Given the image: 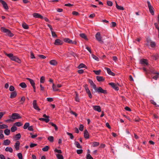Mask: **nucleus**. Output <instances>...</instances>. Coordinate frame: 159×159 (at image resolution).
I'll return each mask as SVG.
<instances>
[{"label":"nucleus","instance_id":"f257e3e1","mask_svg":"<svg viewBox=\"0 0 159 159\" xmlns=\"http://www.w3.org/2000/svg\"><path fill=\"white\" fill-rule=\"evenodd\" d=\"M1 30L2 32L5 33L7 35L10 37H12L14 35V34L11 33L9 30L6 29L4 27H2L1 28Z\"/></svg>","mask_w":159,"mask_h":159},{"label":"nucleus","instance_id":"f03ea898","mask_svg":"<svg viewBox=\"0 0 159 159\" xmlns=\"http://www.w3.org/2000/svg\"><path fill=\"white\" fill-rule=\"evenodd\" d=\"M95 38L96 40L101 43H103V41L102 40V37L101 36L100 33L98 32L95 35Z\"/></svg>","mask_w":159,"mask_h":159},{"label":"nucleus","instance_id":"7ed1b4c3","mask_svg":"<svg viewBox=\"0 0 159 159\" xmlns=\"http://www.w3.org/2000/svg\"><path fill=\"white\" fill-rule=\"evenodd\" d=\"M21 118V116L19 114L16 113L12 114V115L10 117V118L12 119L13 121L15 120L20 119Z\"/></svg>","mask_w":159,"mask_h":159},{"label":"nucleus","instance_id":"20e7f679","mask_svg":"<svg viewBox=\"0 0 159 159\" xmlns=\"http://www.w3.org/2000/svg\"><path fill=\"white\" fill-rule=\"evenodd\" d=\"M95 91L98 92L99 93H102L104 94H107V92L106 90H104L102 89V88L101 87H99L96 89H94Z\"/></svg>","mask_w":159,"mask_h":159},{"label":"nucleus","instance_id":"39448f33","mask_svg":"<svg viewBox=\"0 0 159 159\" xmlns=\"http://www.w3.org/2000/svg\"><path fill=\"white\" fill-rule=\"evenodd\" d=\"M140 63L143 66H146L148 65L147 60L144 59H141L140 60Z\"/></svg>","mask_w":159,"mask_h":159},{"label":"nucleus","instance_id":"423d86ee","mask_svg":"<svg viewBox=\"0 0 159 159\" xmlns=\"http://www.w3.org/2000/svg\"><path fill=\"white\" fill-rule=\"evenodd\" d=\"M109 84L111 86V87L116 90H118L119 89L118 86L114 83H110Z\"/></svg>","mask_w":159,"mask_h":159},{"label":"nucleus","instance_id":"0eeeda50","mask_svg":"<svg viewBox=\"0 0 159 159\" xmlns=\"http://www.w3.org/2000/svg\"><path fill=\"white\" fill-rule=\"evenodd\" d=\"M0 2L2 4L3 6L5 9L7 10L8 9L7 5L5 1L2 0H0Z\"/></svg>","mask_w":159,"mask_h":159},{"label":"nucleus","instance_id":"6e6552de","mask_svg":"<svg viewBox=\"0 0 159 159\" xmlns=\"http://www.w3.org/2000/svg\"><path fill=\"white\" fill-rule=\"evenodd\" d=\"M93 107L94 110L98 112H100L101 111V107L99 106H93Z\"/></svg>","mask_w":159,"mask_h":159},{"label":"nucleus","instance_id":"1a4fd4ad","mask_svg":"<svg viewBox=\"0 0 159 159\" xmlns=\"http://www.w3.org/2000/svg\"><path fill=\"white\" fill-rule=\"evenodd\" d=\"M33 107L35 109L39 111L40 110V109L37 106L36 101V100L33 101Z\"/></svg>","mask_w":159,"mask_h":159},{"label":"nucleus","instance_id":"9d476101","mask_svg":"<svg viewBox=\"0 0 159 159\" xmlns=\"http://www.w3.org/2000/svg\"><path fill=\"white\" fill-rule=\"evenodd\" d=\"M33 16L35 18H39L41 19H43V17L38 13H34L33 14Z\"/></svg>","mask_w":159,"mask_h":159},{"label":"nucleus","instance_id":"9b49d317","mask_svg":"<svg viewBox=\"0 0 159 159\" xmlns=\"http://www.w3.org/2000/svg\"><path fill=\"white\" fill-rule=\"evenodd\" d=\"M63 43V42L62 41L59 39H57L55 41L54 44L56 45H62Z\"/></svg>","mask_w":159,"mask_h":159},{"label":"nucleus","instance_id":"f8f14e48","mask_svg":"<svg viewBox=\"0 0 159 159\" xmlns=\"http://www.w3.org/2000/svg\"><path fill=\"white\" fill-rule=\"evenodd\" d=\"M11 60L16 61L18 63H20L21 62V60L19 58L16 56H14Z\"/></svg>","mask_w":159,"mask_h":159},{"label":"nucleus","instance_id":"ddd939ff","mask_svg":"<svg viewBox=\"0 0 159 159\" xmlns=\"http://www.w3.org/2000/svg\"><path fill=\"white\" fill-rule=\"evenodd\" d=\"M105 69L107 70V73L110 75L114 76L115 74L112 72L110 68H105Z\"/></svg>","mask_w":159,"mask_h":159},{"label":"nucleus","instance_id":"4468645a","mask_svg":"<svg viewBox=\"0 0 159 159\" xmlns=\"http://www.w3.org/2000/svg\"><path fill=\"white\" fill-rule=\"evenodd\" d=\"M89 83L90 84V85L93 87L94 89H96V86L94 83L93 81L89 79L88 80Z\"/></svg>","mask_w":159,"mask_h":159},{"label":"nucleus","instance_id":"2eb2a0df","mask_svg":"<svg viewBox=\"0 0 159 159\" xmlns=\"http://www.w3.org/2000/svg\"><path fill=\"white\" fill-rule=\"evenodd\" d=\"M50 64L53 66H56L57 65V62L55 60H52L49 62Z\"/></svg>","mask_w":159,"mask_h":159},{"label":"nucleus","instance_id":"dca6fc26","mask_svg":"<svg viewBox=\"0 0 159 159\" xmlns=\"http://www.w3.org/2000/svg\"><path fill=\"white\" fill-rule=\"evenodd\" d=\"M96 78L97 80L99 82L103 81L105 80L104 78L102 76H97Z\"/></svg>","mask_w":159,"mask_h":159},{"label":"nucleus","instance_id":"f3484780","mask_svg":"<svg viewBox=\"0 0 159 159\" xmlns=\"http://www.w3.org/2000/svg\"><path fill=\"white\" fill-rule=\"evenodd\" d=\"M17 95V93L16 91H14L11 93L10 98H15Z\"/></svg>","mask_w":159,"mask_h":159},{"label":"nucleus","instance_id":"a211bd4d","mask_svg":"<svg viewBox=\"0 0 159 159\" xmlns=\"http://www.w3.org/2000/svg\"><path fill=\"white\" fill-rule=\"evenodd\" d=\"M20 143L19 141H17L16 143L14 146L16 150H18L19 149Z\"/></svg>","mask_w":159,"mask_h":159},{"label":"nucleus","instance_id":"6ab92c4d","mask_svg":"<svg viewBox=\"0 0 159 159\" xmlns=\"http://www.w3.org/2000/svg\"><path fill=\"white\" fill-rule=\"evenodd\" d=\"M84 138L86 139H88L89 138V133L86 129L84 131Z\"/></svg>","mask_w":159,"mask_h":159},{"label":"nucleus","instance_id":"aec40b11","mask_svg":"<svg viewBox=\"0 0 159 159\" xmlns=\"http://www.w3.org/2000/svg\"><path fill=\"white\" fill-rule=\"evenodd\" d=\"M10 141L9 139H7L4 141L3 145L6 146L9 145L10 143Z\"/></svg>","mask_w":159,"mask_h":159},{"label":"nucleus","instance_id":"412c9836","mask_svg":"<svg viewBox=\"0 0 159 159\" xmlns=\"http://www.w3.org/2000/svg\"><path fill=\"white\" fill-rule=\"evenodd\" d=\"M152 73L154 74L157 75L153 77V79L157 80L158 78V76L159 75V72H152Z\"/></svg>","mask_w":159,"mask_h":159},{"label":"nucleus","instance_id":"4be33fe9","mask_svg":"<svg viewBox=\"0 0 159 159\" xmlns=\"http://www.w3.org/2000/svg\"><path fill=\"white\" fill-rule=\"evenodd\" d=\"M27 79L29 81L31 84L32 86V87L35 86V83L33 80L29 78H27Z\"/></svg>","mask_w":159,"mask_h":159},{"label":"nucleus","instance_id":"5701e85b","mask_svg":"<svg viewBox=\"0 0 159 159\" xmlns=\"http://www.w3.org/2000/svg\"><path fill=\"white\" fill-rule=\"evenodd\" d=\"M116 2V7L118 9L122 10H124V8L123 7H122L121 6H119L117 4Z\"/></svg>","mask_w":159,"mask_h":159},{"label":"nucleus","instance_id":"b1692460","mask_svg":"<svg viewBox=\"0 0 159 159\" xmlns=\"http://www.w3.org/2000/svg\"><path fill=\"white\" fill-rule=\"evenodd\" d=\"M75 145L78 148H81L82 147L80 145L79 143H78V142L76 141L75 143Z\"/></svg>","mask_w":159,"mask_h":159},{"label":"nucleus","instance_id":"393cba45","mask_svg":"<svg viewBox=\"0 0 159 159\" xmlns=\"http://www.w3.org/2000/svg\"><path fill=\"white\" fill-rule=\"evenodd\" d=\"M5 150L7 152H13V149L11 147H7Z\"/></svg>","mask_w":159,"mask_h":159},{"label":"nucleus","instance_id":"a878e982","mask_svg":"<svg viewBox=\"0 0 159 159\" xmlns=\"http://www.w3.org/2000/svg\"><path fill=\"white\" fill-rule=\"evenodd\" d=\"M23 125L22 124L21 122H18L15 123L14 124V125L15 126H17L18 127H19V126H21V125Z\"/></svg>","mask_w":159,"mask_h":159},{"label":"nucleus","instance_id":"bb28decb","mask_svg":"<svg viewBox=\"0 0 159 159\" xmlns=\"http://www.w3.org/2000/svg\"><path fill=\"white\" fill-rule=\"evenodd\" d=\"M52 87L53 90L54 91H58L59 90V89L57 88V86L54 84H53Z\"/></svg>","mask_w":159,"mask_h":159},{"label":"nucleus","instance_id":"cd10ccee","mask_svg":"<svg viewBox=\"0 0 159 159\" xmlns=\"http://www.w3.org/2000/svg\"><path fill=\"white\" fill-rule=\"evenodd\" d=\"M75 94H76V96L75 98V101L77 102H79L80 101V99L79 98L78 94L77 92H75Z\"/></svg>","mask_w":159,"mask_h":159},{"label":"nucleus","instance_id":"c85d7f7f","mask_svg":"<svg viewBox=\"0 0 159 159\" xmlns=\"http://www.w3.org/2000/svg\"><path fill=\"white\" fill-rule=\"evenodd\" d=\"M149 9V11L150 12V13L152 15H153L154 14V12L153 10V7L152 6L150 7H148Z\"/></svg>","mask_w":159,"mask_h":159},{"label":"nucleus","instance_id":"c756f323","mask_svg":"<svg viewBox=\"0 0 159 159\" xmlns=\"http://www.w3.org/2000/svg\"><path fill=\"white\" fill-rule=\"evenodd\" d=\"M39 120L41 121H44L46 123H48L49 121V120L48 119L44 118H40L39 119Z\"/></svg>","mask_w":159,"mask_h":159},{"label":"nucleus","instance_id":"7c9ffc66","mask_svg":"<svg viewBox=\"0 0 159 159\" xmlns=\"http://www.w3.org/2000/svg\"><path fill=\"white\" fill-rule=\"evenodd\" d=\"M64 41L66 43H70L72 42V40L70 39L69 38H65L64 39Z\"/></svg>","mask_w":159,"mask_h":159},{"label":"nucleus","instance_id":"2f4dec72","mask_svg":"<svg viewBox=\"0 0 159 159\" xmlns=\"http://www.w3.org/2000/svg\"><path fill=\"white\" fill-rule=\"evenodd\" d=\"M5 55L10 58L11 60L12 59L14 56L13 54L12 53L8 54L6 53Z\"/></svg>","mask_w":159,"mask_h":159},{"label":"nucleus","instance_id":"473e14b6","mask_svg":"<svg viewBox=\"0 0 159 159\" xmlns=\"http://www.w3.org/2000/svg\"><path fill=\"white\" fill-rule=\"evenodd\" d=\"M20 86L22 88H25L27 86L25 83L23 82L20 83L19 84Z\"/></svg>","mask_w":159,"mask_h":159},{"label":"nucleus","instance_id":"72a5a7b5","mask_svg":"<svg viewBox=\"0 0 159 159\" xmlns=\"http://www.w3.org/2000/svg\"><path fill=\"white\" fill-rule=\"evenodd\" d=\"M10 130L8 129H6L4 131L5 134L7 135H8L10 134Z\"/></svg>","mask_w":159,"mask_h":159},{"label":"nucleus","instance_id":"f704fd0d","mask_svg":"<svg viewBox=\"0 0 159 159\" xmlns=\"http://www.w3.org/2000/svg\"><path fill=\"white\" fill-rule=\"evenodd\" d=\"M17 129V127L14 125V126H13L11 128V131L12 132H15Z\"/></svg>","mask_w":159,"mask_h":159},{"label":"nucleus","instance_id":"c9c22d12","mask_svg":"<svg viewBox=\"0 0 159 159\" xmlns=\"http://www.w3.org/2000/svg\"><path fill=\"white\" fill-rule=\"evenodd\" d=\"M154 25H155L156 28L158 30V38H159V26L158 24L157 23H155L154 24Z\"/></svg>","mask_w":159,"mask_h":159},{"label":"nucleus","instance_id":"e433bc0d","mask_svg":"<svg viewBox=\"0 0 159 159\" xmlns=\"http://www.w3.org/2000/svg\"><path fill=\"white\" fill-rule=\"evenodd\" d=\"M23 27L25 29H27L29 28L28 26L25 23H24L22 24Z\"/></svg>","mask_w":159,"mask_h":159},{"label":"nucleus","instance_id":"4c0bfd02","mask_svg":"<svg viewBox=\"0 0 159 159\" xmlns=\"http://www.w3.org/2000/svg\"><path fill=\"white\" fill-rule=\"evenodd\" d=\"M29 125H30V124L29 123H28V122L26 123L25 124V125L23 126V128L25 129H26L29 127Z\"/></svg>","mask_w":159,"mask_h":159},{"label":"nucleus","instance_id":"58836bf2","mask_svg":"<svg viewBox=\"0 0 159 159\" xmlns=\"http://www.w3.org/2000/svg\"><path fill=\"white\" fill-rule=\"evenodd\" d=\"M8 127V126L5 124L0 125V129H3L7 128Z\"/></svg>","mask_w":159,"mask_h":159},{"label":"nucleus","instance_id":"ea45409f","mask_svg":"<svg viewBox=\"0 0 159 159\" xmlns=\"http://www.w3.org/2000/svg\"><path fill=\"white\" fill-rule=\"evenodd\" d=\"M80 36L82 38L84 39H87V38L85 34H80Z\"/></svg>","mask_w":159,"mask_h":159},{"label":"nucleus","instance_id":"a19ab883","mask_svg":"<svg viewBox=\"0 0 159 159\" xmlns=\"http://www.w3.org/2000/svg\"><path fill=\"white\" fill-rule=\"evenodd\" d=\"M49 149V147L48 146H45L44 148H42V150L43 151H47Z\"/></svg>","mask_w":159,"mask_h":159},{"label":"nucleus","instance_id":"79ce46f5","mask_svg":"<svg viewBox=\"0 0 159 159\" xmlns=\"http://www.w3.org/2000/svg\"><path fill=\"white\" fill-rule=\"evenodd\" d=\"M56 156L58 159H63V157L62 155L57 154Z\"/></svg>","mask_w":159,"mask_h":159},{"label":"nucleus","instance_id":"37998d69","mask_svg":"<svg viewBox=\"0 0 159 159\" xmlns=\"http://www.w3.org/2000/svg\"><path fill=\"white\" fill-rule=\"evenodd\" d=\"M48 140L51 142H52L53 141L54 137L52 136H49L48 138Z\"/></svg>","mask_w":159,"mask_h":159},{"label":"nucleus","instance_id":"c03bdc74","mask_svg":"<svg viewBox=\"0 0 159 159\" xmlns=\"http://www.w3.org/2000/svg\"><path fill=\"white\" fill-rule=\"evenodd\" d=\"M68 53L69 54L71 55L74 57H75V56H77V55L76 53H75L74 52L71 51H70V52H68Z\"/></svg>","mask_w":159,"mask_h":159},{"label":"nucleus","instance_id":"a18cd8bd","mask_svg":"<svg viewBox=\"0 0 159 159\" xmlns=\"http://www.w3.org/2000/svg\"><path fill=\"white\" fill-rule=\"evenodd\" d=\"M99 145V143L98 142H93V147H97Z\"/></svg>","mask_w":159,"mask_h":159},{"label":"nucleus","instance_id":"49530a36","mask_svg":"<svg viewBox=\"0 0 159 159\" xmlns=\"http://www.w3.org/2000/svg\"><path fill=\"white\" fill-rule=\"evenodd\" d=\"M50 124L52 126L54 127L55 129L56 130H57L58 129V127L55 124L52 122H51Z\"/></svg>","mask_w":159,"mask_h":159},{"label":"nucleus","instance_id":"de8ad7c7","mask_svg":"<svg viewBox=\"0 0 159 159\" xmlns=\"http://www.w3.org/2000/svg\"><path fill=\"white\" fill-rule=\"evenodd\" d=\"M45 80V78L44 76H42L40 79V82L41 83H43Z\"/></svg>","mask_w":159,"mask_h":159},{"label":"nucleus","instance_id":"09e8293b","mask_svg":"<svg viewBox=\"0 0 159 159\" xmlns=\"http://www.w3.org/2000/svg\"><path fill=\"white\" fill-rule=\"evenodd\" d=\"M21 135L19 133L16 135L15 138H16V140H18L20 139Z\"/></svg>","mask_w":159,"mask_h":159},{"label":"nucleus","instance_id":"8fccbe9b","mask_svg":"<svg viewBox=\"0 0 159 159\" xmlns=\"http://www.w3.org/2000/svg\"><path fill=\"white\" fill-rule=\"evenodd\" d=\"M150 45L151 47L154 48L155 47L156 44L155 42L152 41L150 44Z\"/></svg>","mask_w":159,"mask_h":159},{"label":"nucleus","instance_id":"3c124183","mask_svg":"<svg viewBox=\"0 0 159 159\" xmlns=\"http://www.w3.org/2000/svg\"><path fill=\"white\" fill-rule=\"evenodd\" d=\"M86 67V66L83 63H81L79 66L78 68L80 69V68H84V67L85 68Z\"/></svg>","mask_w":159,"mask_h":159},{"label":"nucleus","instance_id":"603ef678","mask_svg":"<svg viewBox=\"0 0 159 159\" xmlns=\"http://www.w3.org/2000/svg\"><path fill=\"white\" fill-rule=\"evenodd\" d=\"M67 134L70 136V138L71 139H73L74 138V136H73L72 134L69 133V132H67L66 133Z\"/></svg>","mask_w":159,"mask_h":159},{"label":"nucleus","instance_id":"864d4df0","mask_svg":"<svg viewBox=\"0 0 159 159\" xmlns=\"http://www.w3.org/2000/svg\"><path fill=\"white\" fill-rule=\"evenodd\" d=\"M150 102L152 104L154 105H155L157 107H159V105H157L156 103L153 100H151L150 101Z\"/></svg>","mask_w":159,"mask_h":159},{"label":"nucleus","instance_id":"5fc2aeb1","mask_svg":"<svg viewBox=\"0 0 159 159\" xmlns=\"http://www.w3.org/2000/svg\"><path fill=\"white\" fill-rule=\"evenodd\" d=\"M92 56L93 59H95V60L97 61H99V59L98 58L96 57V56L94 55L93 54L92 55Z\"/></svg>","mask_w":159,"mask_h":159},{"label":"nucleus","instance_id":"6e6d98bb","mask_svg":"<svg viewBox=\"0 0 159 159\" xmlns=\"http://www.w3.org/2000/svg\"><path fill=\"white\" fill-rule=\"evenodd\" d=\"M17 156L18 157L19 159H23V157L22 154L20 153H19L17 154Z\"/></svg>","mask_w":159,"mask_h":159},{"label":"nucleus","instance_id":"4d7b16f0","mask_svg":"<svg viewBox=\"0 0 159 159\" xmlns=\"http://www.w3.org/2000/svg\"><path fill=\"white\" fill-rule=\"evenodd\" d=\"M147 45H148L149 44H150L151 42H152V40L150 39H147Z\"/></svg>","mask_w":159,"mask_h":159},{"label":"nucleus","instance_id":"13d9d810","mask_svg":"<svg viewBox=\"0 0 159 159\" xmlns=\"http://www.w3.org/2000/svg\"><path fill=\"white\" fill-rule=\"evenodd\" d=\"M93 72L97 75H99L101 72V70H94L93 71Z\"/></svg>","mask_w":159,"mask_h":159},{"label":"nucleus","instance_id":"bf43d9fd","mask_svg":"<svg viewBox=\"0 0 159 159\" xmlns=\"http://www.w3.org/2000/svg\"><path fill=\"white\" fill-rule=\"evenodd\" d=\"M84 87H85V90L87 93H88L90 92V91L89 90V88L87 87V85H85Z\"/></svg>","mask_w":159,"mask_h":159},{"label":"nucleus","instance_id":"052dcab7","mask_svg":"<svg viewBox=\"0 0 159 159\" xmlns=\"http://www.w3.org/2000/svg\"><path fill=\"white\" fill-rule=\"evenodd\" d=\"M87 159H93V158L91 157V155L88 154L86 156Z\"/></svg>","mask_w":159,"mask_h":159},{"label":"nucleus","instance_id":"680f3d73","mask_svg":"<svg viewBox=\"0 0 159 159\" xmlns=\"http://www.w3.org/2000/svg\"><path fill=\"white\" fill-rule=\"evenodd\" d=\"M107 5L109 6H111L112 5V2L110 1H108L107 2Z\"/></svg>","mask_w":159,"mask_h":159},{"label":"nucleus","instance_id":"e2e57ef3","mask_svg":"<svg viewBox=\"0 0 159 159\" xmlns=\"http://www.w3.org/2000/svg\"><path fill=\"white\" fill-rule=\"evenodd\" d=\"M15 89L14 87L13 86H10L9 87V90L11 91H13Z\"/></svg>","mask_w":159,"mask_h":159},{"label":"nucleus","instance_id":"0e129e2a","mask_svg":"<svg viewBox=\"0 0 159 159\" xmlns=\"http://www.w3.org/2000/svg\"><path fill=\"white\" fill-rule=\"evenodd\" d=\"M25 97L24 96H23L21 98V100H20V102H22L21 103L22 104L25 102Z\"/></svg>","mask_w":159,"mask_h":159},{"label":"nucleus","instance_id":"69168bd1","mask_svg":"<svg viewBox=\"0 0 159 159\" xmlns=\"http://www.w3.org/2000/svg\"><path fill=\"white\" fill-rule=\"evenodd\" d=\"M84 126L83 125L81 124L80 125V127L79 128V129L80 130L82 131L83 130Z\"/></svg>","mask_w":159,"mask_h":159},{"label":"nucleus","instance_id":"338daca9","mask_svg":"<svg viewBox=\"0 0 159 159\" xmlns=\"http://www.w3.org/2000/svg\"><path fill=\"white\" fill-rule=\"evenodd\" d=\"M77 154H79L82 153L83 152V150L82 149H79L77 150Z\"/></svg>","mask_w":159,"mask_h":159},{"label":"nucleus","instance_id":"774afa93","mask_svg":"<svg viewBox=\"0 0 159 159\" xmlns=\"http://www.w3.org/2000/svg\"><path fill=\"white\" fill-rule=\"evenodd\" d=\"M51 31L52 34V37H57V34H55V32H53L52 30Z\"/></svg>","mask_w":159,"mask_h":159}]
</instances>
